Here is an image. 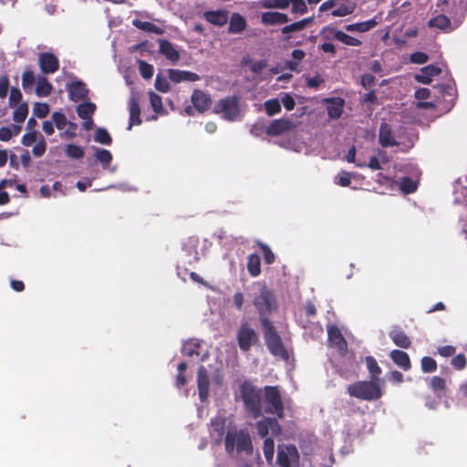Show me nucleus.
<instances>
[{
    "label": "nucleus",
    "mask_w": 467,
    "mask_h": 467,
    "mask_svg": "<svg viewBox=\"0 0 467 467\" xmlns=\"http://www.w3.org/2000/svg\"><path fill=\"white\" fill-rule=\"evenodd\" d=\"M254 285L257 288L252 299L253 306L259 315L261 325L271 322L269 317L278 307L274 291L265 282H256Z\"/></svg>",
    "instance_id": "nucleus-1"
},
{
    "label": "nucleus",
    "mask_w": 467,
    "mask_h": 467,
    "mask_svg": "<svg viewBox=\"0 0 467 467\" xmlns=\"http://www.w3.org/2000/svg\"><path fill=\"white\" fill-rule=\"evenodd\" d=\"M240 394L245 410L254 419L262 416L261 389H257L250 381H244L240 386Z\"/></svg>",
    "instance_id": "nucleus-2"
},
{
    "label": "nucleus",
    "mask_w": 467,
    "mask_h": 467,
    "mask_svg": "<svg viewBox=\"0 0 467 467\" xmlns=\"http://www.w3.org/2000/svg\"><path fill=\"white\" fill-rule=\"evenodd\" d=\"M347 391L350 397L361 400L373 401L382 397L379 384L373 380H359L348 386Z\"/></svg>",
    "instance_id": "nucleus-3"
},
{
    "label": "nucleus",
    "mask_w": 467,
    "mask_h": 467,
    "mask_svg": "<svg viewBox=\"0 0 467 467\" xmlns=\"http://www.w3.org/2000/svg\"><path fill=\"white\" fill-rule=\"evenodd\" d=\"M234 449H236L238 452L244 451L247 454L253 452L252 440L247 431H227L225 436V451L228 453H232Z\"/></svg>",
    "instance_id": "nucleus-4"
},
{
    "label": "nucleus",
    "mask_w": 467,
    "mask_h": 467,
    "mask_svg": "<svg viewBox=\"0 0 467 467\" xmlns=\"http://www.w3.org/2000/svg\"><path fill=\"white\" fill-rule=\"evenodd\" d=\"M266 347L274 356L280 357L283 359L288 358V352L284 347L281 337L276 331L272 322H265L262 325Z\"/></svg>",
    "instance_id": "nucleus-5"
},
{
    "label": "nucleus",
    "mask_w": 467,
    "mask_h": 467,
    "mask_svg": "<svg viewBox=\"0 0 467 467\" xmlns=\"http://www.w3.org/2000/svg\"><path fill=\"white\" fill-rule=\"evenodd\" d=\"M213 111L216 114H223L226 120H235L240 113L238 99L235 96L221 99L215 104Z\"/></svg>",
    "instance_id": "nucleus-6"
},
{
    "label": "nucleus",
    "mask_w": 467,
    "mask_h": 467,
    "mask_svg": "<svg viewBox=\"0 0 467 467\" xmlns=\"http://www.w3.org/2000/svg\"><path fill=\"white\" fill-rule=\"evenodd\" d=\"M264 392L265 400L268 404V408L265 411L266 413L275 414L278 418H283L284 405L278 387L265 386Z\"/></svg>",
    "instance_id": "nucleus-7"
},
{
    "label": "nucleus",
    "mask_w": 467,
    "mask_h": 467,
    "mask_svg": "<svg viewBox=\"0 0 467 467\" xmlns=\"http://www.w3.org/2000/svg\"><path fill=\"white\" fill-rule=\"evenodd\" d=\"M237 343L242 351H249L251 347L258 341L255 330L247 323L243 322L237 331Z\"/></svg>",
    "instance_id": "nucleus-8"
},
{
    "label": "nucleus",
    "mask_w": 467,
    "mask_h": 467,
    "mask_svg": "<svg viewBox=\"0 0 467 467\" xmlns=\"http://www.w3.org/2000/svg\"><path fill=\"white\" fill-rule=\"evenodd\" d=\"M296 128L292 120L285 118L274 119L267 126L265 132L270 137H276L283 135L285 132L291 131Z\"/></svg>",
    "instance_id": "nucleus-9"
},
{
    "label": "nucleus",
    "mask_w": 467,
    "mask_h": 467,
    "mask_svg": "<svg viewBox=\"0 0 467 467\" xmlns=\"http://www.w3.org/2000/svg\"><path fill=\"white\" fill-rule=\"evenodd\" d=\"M299 454L295 445H288L285 448H279L277 451L276 462L281 467H291L293 461H298Z\"/></svg>",
    "instance_id": "nucleus-10"
},
{
    "label": "nucleus",
    "mask_w": 467,
    "mask_h": 467,
    "mask_svg": "<svg viewBox=\"0 0 467 467\" xmlns=\"http://www.w3.org/2000/svg\"><path fill=\"white\" fill-rule=\"evenodd\" d=\"M39 67L44 74H53L59 68L58 58L50 52H44L39 55Z\"/></svg>",
    "instance_id": "nucleus-11"
},
{
    "label": "nucleus",
    "mask_w": 467,
    "mask_h": 467,
    "mask_svg": "<svg viewBox=\"0 0 467 467\" xmlns=\"http://www.w3.org/2000/svg\"><path fill=\"white\" fill-rule=\"evenodd\" d=\"M191 100L194 109L200 113L207 111L212 105L210 95L200 89L193 90Z\"/></svg>",
    "instance_id": "nucleus-12"
},
{
    "label": "nucleus",
    "mask_w": 467,
    "mask_h": 467,
    "mask_svg": "<svg viewBox=\"0 0 467 467\" xmlns=\"http://www.w3.org/2000/svg\"><path fill=\"white\" fill-rule=\"evenodd\" d=\"M69 99L78 102L88 98V89L86 84L80 80L73 81L67 86Z\"/></svg>",
    "instance_id": "nucleus-13"
},
{
    "label": "nucleus",
    "mask_w": 467,
    "mask_h": 467,
    "mask_svg": "<svg viewBox=\"0 0 467 467\" xmlns=\"http://www.w3.org/2000/svg\"><path fill=\"white\" fill-rule=\"evenodd\" d=\"M324 103L327 105V115L332 119H337L341 117L345 100L339 97H332L324 99Z\"/></svg>",
    "instance_id": "nucleus-14"
},
{
    "label": "nucleus",
    "mask_w": 467,
    "mask_h": 467,
    "mask_svg": "<svg viewBox=\"0 0 467 467\" xmlns=\"http://www.w3.org/2000/svg\"><path fill=\"white\" fill-rule=\"evenodd\" d=\"M197 385L199 398L202 401H205L209 396L210 379L207 370L203 366L198 368Z\"/></svg>",
    "instance_id": "nucleus-15"
},
{
    "label": "nucleus",
    "mask_w": 467,
    "mask_h": 467,
    "mask_svg": "<svg viewBox=\"0 0 467 467\" xmlns=\"http://www.w3.org/2000/svg\"><path fill=\"white\" fill-rule=\"evenodd\" d=\"M323 32L325 34L329 33L331 35L332 38L338 40L347 46L359 47L362 44V42L359 39H358L354 36H351L341 30H337L331 26H326L323 29Z\"/></svg>",
    "instance_id": "nucleus-16"
},
{
    "label": "nucleus",
    "mask_w": 467,
    "mask_h": 467,
    "mask_svg": "<svg viewBox=\"0 0 467 467\" xmlns=\"http://www.w3.org/2000/svg\"><path fill=\"white\" fill-rule=\"evenodd\" d=\"M328 341L330 345L335 347L339 351H346L348 348L347 341L342 335L340 329L333 325L327 329Z\"/></svg>",
    "instance_id": "nucleus-17"
},
{
    "label": "nucleus",
    "mask_w": 467,
    "mask_h": 467,
    "mask_svg": "<svg viewBox=\"0 0 467 467\" xmlns=\"http://www.w3.org/2000/svg\"><path fill=\"white\" fill-rule=\"evenodd\" d=\"M158 42L159 53L164 56L166 59L171 63H177L180 59V53L174 47L173 44L167 39H159Z\"/></svg>",
    "instance_id": "nucleus-18"
},
{
    "label": "nucleus",
    "mask_w": 467,
    "mask_h": 467,
    "mask_svg": "<svg viewBox=\"0 0 467 467\" xmlns=\"http://www.w3.org/2000/svg\"><path fill=\"white\" fill-rule=\"evenodd\" d=\"M313 22V17H306L300 21L294 22L290 25L285 26L281 29V33L284 35L285 41H290L292 38V33L299 32L304 30L308 25Z\"/></svg>",
    "instance_id": "nucleus-19"
},
{
    "label": "nucleus",
    "mask_w": 467,
    "mask_h": 467,
    "mask_svg": "<svg viewBox=\"0 0 467 467\" xmlns=\"http://www.w3.org/2000/svg\"><path fill=\"white\" fill-rule=\"evenodd\" d=\"M290 21V18L286 14L275 12V11H268L265 12L261 16V22L265 26H277L286 24Z\"/></svg>",
    "instance_id": "nucleus-20"
},
{
    "label": "nucleus",
    "mask_w": 467,
    "mask_h": 467,
    "mask_svg": "<svg viewBox=\"0 0 467 467\" xmlns=\"http://www.w3.org/2000/svg\"><path fill=\"white\" fill-rule=\"evenodd\" d=\"M169 79L174 83L182 81L195 82L200 80V76L194 72L171 68L168 70Z\"/></svg>",
    "instance_id": "nucleus-21"
},
{
    "label": "nucleus",
    "mask_w": 467,
    "mask_h": 467,
    "mask_svg": "<svg viewBox=\"0 0 467 467\" xmlns=\"http://www.w3.org/2000/svg\"><path fill=\"white\" fill-rule=\"evenodd\" d=\"M379 142L384 148L397 146L398 142L392 136V130L389 124L383 122L379 126Z\"/></svg>",
    "instance_id": "nucleus-22"
},
{
    "label": "nucleus",
    "mask_w": 467,
    "mask_h": 467,
    "mask_svg": "<svg viewBox=\"0 0 467 467\" xmlns=\"http://www.w3.org/2000/svg\"><path fill=\"white\" fill-rule=\"evenodd\" d=\"M129 109H130V122L128 130H130L134 125H140V107L139 104V99L132 96L129 101Z\"/></svg>",
    "instance_id": "nucleus-23"
},
{
    "label": "nucleus",
    "mask_w": 467,
    "mask_h": 467,
    "mask_svg": "<svg viewBox=\"0 0 467 467\" xmlns=\"http://www.w3.org/2000/svg\"><path fill=\"white\" fill-rule=\"evenodd\" d=\"M391 360L404 371H408L411 368L410 358L403 350L394 349L390 352Z\"/></svg>",
    "instance_id": "nucleus-24"
},
{
    "label": "nucleus",
    "mask_w": 467,
    "mask_h": 467,
    "mask_svg": "<svg viewBox=\"0 0 467 467\" xmlns=\"http://www.w3.org/2000/svg\"><path fill=\"white\" fill-rule=\"evenodd\" d=\"M441 69L433 65H428L420 69V73L415 76V79L422 84H430L432 77L438 76Z\"/></svg>",
    "instance_id": "nucleus-25"
},
{
    "label": "nucleus",
    "mask_w": 467,
    "mask_h": 467,
    "mask_svg": "<svg viewBox=\"0 0 467 467\" xmlns=\"http://www.w3.org/2000/svg\"><path fill=\"white\" fill-rule=\"evenodd\" d=\"M203 17L207 22L214 26H224L228 20V15L223 10L206 11L203 13Z\"/></svg>",
    "instance_id": "nucleus-26"
},
{
    "label": "nucleus",
    "mask_w": 467,
    "mask_h": 467,
    "mask_svg": "<svg viewBox=\"0 0 467 467\" xmlns=\"http://www.w3.org/2000/svg\"><path fill=\"white\" fill-rule=\"evenodd\" d=\"M389 337L396 346L401 348H409L410 347L411 341L410 337L403 330L400 328L391 330L389 332Z\"/></svg>",
    "instance_id": "nucleus-27"
},
{
    "label": "nucleus",
    "mask_w": 467,
    "mask_h": 467,
    "mask_svg": "<svg viewBox=\"0 0 467 467\" xmlns=\"http://www.w3.org/2000/svg\"><path fill=\"white\" fill-rule=\"evenodd\" d=\"M246 27V21L240 14L234 13L233 14L229 26H228V32L231 34H240L242 33Z\"/></svg>",
    "instance_id": "nucleus-28"
},
{
    "label": "nucleus",
    "mask_w": 467,
    "mask_h": 467,
    "mask_svg": "<svg viewBox=\"0 0 467 467\" xmlns=\"http://www.w3.org/2000/svg\"><path fill=\"white\" fill-rule=\"evenodd\" d=\"M378 22L375 18L358 22L355 24H349L346 26V30L348 32H361L365 33L374 28L377 26Z\"/></svg>",
    "instance_id": "nucleus-29"
},
{
    "label": "nucleus",
    "mask_w": 467,
    "mask_h": 467,
    "mask_svg": "<svg viewBox=\"0 0 467 467\" xmlns=\"http://www.w3.org/2000/svg\"><path fill=\"white\" fill-rule=\"evenodd\" d=\"M247 270L252 276H258L261 273V260L258 254H252L247 258Z\"/></svg>",
    "instance_id": "nucleus-30"
},
{
    "label": "nucleus",
    "mask_w": 467,
    "mask_h": 467,
    "mask_svg": "<svg viewBox=\"0 0 467 467\" xmlns=\"http://www.w3.org/2000/svg\"><path fill=\"white\" fill-rule=\"evenodd\" d=\"M430 387L438 397H441V394L444 395L447 390L445 379L439 376H434L431 379Z\"/></svg>",
    "instance_id": "nucleus-31"
},
{
    "label": "nucleus",
    "mask_w": 467,
    "mask_h": 467,
    "mask_svg": "<svg viewBox=\"0 0 467 467\" xmlns=\"http://www.w3.org/2000/svg\"><path fill=\"white\" fill-rule=\"evenodd\" d=\"M201 348V344L196 340H189L185 342L182 348V353L183 356L192 358L194 356H200L199 349Z\"/></svg>",
    "instance_id": "nucleus-32"
},
{
    "label": "nucleus",
    "mask_w": 467,
    "mask_h": 467,
    "mask_svg": "<svg viewBox=\"0 0 467 467\" xmlns=\"http://www.w3.org/2000/svg\"><path fill=\"white\" fill-rule=\"evenodd\" d=\"M366 365L367 368L370 374V379L377 381L379 379V376L381 374L382 370L379 366L377 360L372 356L366 357Z\"/></svg>",
    "instance_id": "nucleus-33"
},
{
    "label": "nucleus",
    "mask_w": 467,
    "mask_h": 467,
    "mask_svg": "<svg viewBox=\"0 0 467 467\" xmlns=\"http://www.w3.org/2000/svg\"><path fill=\"white\" fill-rule=\"evenodd\" d=\"M133 26H136L138 29H140L145 32L149 33H154L157 35L162 34L163 31L161 27L156 26L155 24L148 21H141L139 19L133 20Z\"/></svg>",
    "instance_id": "nucleus-34"
},
{
    "label": "nucleus",
    "mask_w": 467,
    "mask_h": 467,
    "mask_svg": "<svg viewBox=\"0 0 467 467\" xmlns=\"http://www.w3.org/2000/svg\"><path fill=\"white\" fill-rule=\"evenodd\" d=\"M428 26L430 27H436L441 30H446L451 27V20L445 15H439L431 18Z\"/></svg>",
    "instance_id": "nucleus-35"
},
{
    "label": "nucleus",
    "mask_w": 467,
    "mask_h": 467,
    "mask_svg": "<svg viewBox=\"0 0 467 467\" xmlns=\"http://www.w3.org/2000/svg\"><path fill=\"white\" fill-rule=\"evenodd\" d=\"M96 110V105L92 102L81 103L77 107V113L80 119H90Z\"/></svg>",
    "instance_id": "nucleus-36"
},
{
    "label": "nucleus",
    "mask_w": 467,
    "mask_h": 467,
    "mask_svg": "<svg viewBox=\"0 0 467 467\" xmlns=\"http://www.w3.org/2000/svg\"><path fill=\"white\" fill-rule=\"evenodd\" d=\"M13 112V119L16 123H23L28 114V106L26 102L16 105Z\"/></svg>",
    "instance_id": "nucleus-37"
},
{
    "label": "nucleus",
    "mask_w": 467,
    "mask_h": 467,
    "mask_svg": "<svg viewBox=\"0 0 467 467\" xmlns=\"http://www.w3.org/2000/svg\"><path fill=\"white\" fill-rule=\"evenodd\" d=\"M354 10L355 5L349 2L342 3L337 5V7L332 11L331 15L335 17H341L352 14Z\"/></svg>",
    "instance_id": "nucleus-38"
},
{
    "label": "nucleus",
    "mask_w": 467,
    "mask_h": 467,
    "mask_svg": "<svg viewBox=\"0 0 467 467\" xmlns=\"http://www.w3.org/2000/svg\"><path fill=\"white\" fill-rule=\"evenodd\" d=\"M52 88V84L46 78H42L38 79L36 94L38 97H47L50 95Z\"/></svg>",
    "instance_id": "nucleus-39"
},
{
    "label": "nucleus",
    "mask_w": 467,
    "mask_h": 467,
    "mask_svg": "<svg viewBox=\"0 0 467 467\" xmlns=\"http://www.w3.org/2000/svg\"><path fill=\"white\" fill-rule=\"evenodd\" d=\"M95 157L97 161L102 164L103 168L109 167L112 161V154L110 151L101 148L95 149Z\"/></svg>",
    "instance_id": "nucleus-40"
},
{
    "label": "nucleus",
    "mask_w": 467,
    "mask_h": 467,
    "mask_svg": "<svg viewBox=\"0 0 467 467\" xmlns=\"http://www.w3.org/2000/svg\"><path fill=\"white\" fill-rule=\"evenodd\" d=\"M400 187L403 193L410 194L417 191L418 182L412 178L405 176L401 179Z\"/></svg>",
    "instance_id": "nucleus-41"
},
{
    "label": "nucleus",
    "mask_w": 467,
    "mask_h": 467,
    "mask_svg": "<svg viewBox=\"0 0 467 467\" xmlns=\"http://www.w3.org/2000/svg\"><path fill=\"white\" fill-rule=\"evenodd\" d=\"M36 81L35 74L29 67L26 68L22 75V88L26 92L32 89V87Z\"/></svg>",
    "instance_id": "nucleus-42"
},
{
    "label": "nucleus",
    "mask_w": 467,
    "mask_h": 467,
    "mask_svg": "<svg viewBox=\"0 0 467 467\" xmlns=\"http://www.w3.org/2000/svg\"><path fill=\"white\" fill-rule=\"evenodd\" d=\"M265 113L274 116L281 112V104L277 99H268L264 103Z\"/></svg>",
    "instance_id": "nucleus-43"
},
{
    "label": "nucleus",
    "mask_w": 467,
    "mask_h": 467,
    "mask_svg": "<svg viewBox=\"0 0 467 467\" xmlns=\"http://www.w3.org/2000/svg\"><path fill=\"white\" fill-rule=\"evenodd\" d=\"M274 422H275V420L271 419V418H265V419L257 421L255 426H256L258 434L262 438L266 437L269 432V429Z\"/></svg>",
    "instance_id": "nucleus-44"
},
{
    "label": "nucleus",
    "mask_w": 467,
    "mask_h": 467,
    "mask_svg": "<svg viewBox=\"0 0 467 467\" xmlns=\"http://www.w3.org/2000/svg\"><path fill=\"white\" fill-rule=\"evenodd\" d=\"M95 141L104 144V145H110L112 142V139L109 131L104 128H99L97 129L95 135H94Z\"/></svg>",
    "instance_id": "nucleus-45"
},
{
    "label": "nucleus",
    "mask_w": 467,
    "mask_h": 467,
    "mask_svg": "<svg viewBox=\"0 0 467 467\" xmlns=\"http://www.w3.org/2000/svg\"><path fill=\"white\" fill-rule=\"evenodd\" d=\"M65 152L67 156L75 160H80L84 157L83 148L73 143L67 145Z\"/></svg>",
    "instance_id": "nucleus-46"
},
{
    "label": "nucleus",
    "mask_w": 467,
    "mask_h": 467,
    "mask_svg": "<svg viewBox=\"0 0 467 467\" xmlns=\"http://www.w3.org/2000/svg\"><path fill=\"white\" fill-rule=\"evenodd\" d=\"M421 370L424 373H432L437 370V362L431 357H423L420 360Z\"/></svg>",
    "instance_id": "nucleus-47"
},
{
    "label": "nucleus",
    "mask_w": 467,
    "mask_h": 467,
    "mask_svg": "<svg viewBox=\"0 0 467 467\" xmlns=\"http://www.w3.org/2000/svg\"><path fill=\"white\" fill-rule=\"evenodd\" d=\"M260 3L264 8L286 9L288 7L287 0H261Z\"/></svg>",
    "instance_id": "nucleus-48"
},
{
    "label": "nucleus",
    "mask_w": 467,
    "mask_h": 467,
    "mask_svg": "<svg viewBox=\"0 0 467 467\" xmlns=\"http://www.w3.org/2000/svg\"><path fill=\"white\" fill-rule=\"evenodd\" d=\"M23 95L17 87H13L10 89L8 104L10 108H15L16 105L22 103Z\"/></svg>",
    "instance_id": "nucleus-49"
},
{
    "label": "nucleus",
    "mask_w": 467,
    "mask_h": 467,
    "mask_svg": "<svg viewBox=\"0 0 467 467\" xmlns=\"http://www.w3.org/2000/svg\"><path fill=\"white\" fill-rule=\"evenodd\" d=\"M264 455L267 462H271L275 453V442L272 438H265L263 446Z\"/></svg>",
    "instance_id": "nucleus-50"
},
{
    "label": "nucleus",
    "mask_w": 467,
    "mask_h": 467,
    "mask_svg": "<svg viewBox=\"0 0 467 467\" xmlns=\"http://www.w3.org/2000/svg\"><path fill=\"white\" fill-rule=\"evenodd\" d=\"M139 70L141 77L145 79L150 78L154 73L153 66L144 60H139Z\"/></svg>",
    "instance_id": "nucleus-51"
},
{
    "label": "nucleus",
    "mask_w": 467,
    "mask_h": 467,
    "mask_svg": "<svg viewBox=\"0 0 467 467\" xmlns=\"http://www.w3.org/2000/svg\"><path fill=\"white\" fill-rule=\"evenodd\" d=\"M150 101L152 109L156 113L164 112L161 97L154 92H150Z\"/></svg>",
    "instance_id": "nucleus-52"
},
{
    "label": "nucleus",
    "mask_w": 467,
    "mask_h": 467,
    "mask_svg": "<svg viewBox=\"0 0 467 467\" xmlns=\"http://www.w3.org/2000/svg\"><path fill=\"white\" fill-rule=\"evenodd\" d=\"M52 123L57 130H64L67 124V119L62 112L56 111L52 114Z\"/></svg>",
    "instance_id": "nucleus-53"
},
{
    "label": "nucleus",
    "mask_w": 467,
    "mask_h": 467,
    "mask_svg": "<svg viewBox=\"0 0 467 467\" xmlns=\"http://www.w3.org/2000/svg\"><path fill=\"white\" fill-rule=\"evenodd\" d=\"M155 88L157 90H159L160 92H162V93H167L171 88L170 83H169L167 78H165L164 76H162L161 74H158L156 76Z\"/></svg>",
    "instance_id": "nucleus-54"
},
{
    "label": "nucleus",
    "mask_w": 467,
    "mask_h": 467,
    "mask_svg": "<svg viewBox=\"0 0 467 467\" xmlns=\"http://www.w3.org/2000/svg\"><path fill=\"white\" fill-rule=\"evenodd\" d=\"M288 5H292V13L304 15L307 12V6L304 0H287Z\"/></svg>",
    "instance_id": "nucleus-55"
},
{
    "label": "nucleus",
    "mask_w": 467,
    "mask_h": 467,
    "mask_svg": "<svg viewBox=\"0 0 467 467\" xmlns=\"http://www.w3.org/2000/svg\"><path fill=\"white\" fill-rule=\"evenodd\" d=\"M259 247L263 254V257H264L265 264L272 265L275 260V255L272 252L271 248L267 244H263V243L259 244Z\"/></svg>",
    "instance_id": "nucleus-56"
},
{
    "label": "nucleus",
    "mask_w": 467,
    "mask_h": 467,
    "mask_svg": "<svg viewBox=\"0 0 467 467\" xmlns=\"http://www.w3.org/2000/svg\"><path fill=\"white\" fill-rule=\"evenodd\" d=\"M34 115L39 119L46 118L49 113V107L47 103L36 102L34 105Z\"/></svg>",
    "instance_id": "nucleus-57"
},
{
    "label": "nucleus",
    "mask_w": 467,
    "mask_h": 467,
    "mask_svg": "<svg viewBox=\"0 0 467 467\" xmlns=\"http://www.w3.org/2000/svg\"><path fill=\"white\" fill-rule=\"evenodd\" d=\"M336 183L342 187L349 186L351 183V173L346 171H340L336 177Z\"/></svg>",
    "instance_id": "nucleus-58"
},
{
    "label": "nucleus",
    "mask_w": 467,
    "mask_h": 467,
    "mask_svg": "<svg viewBox=\"0 0 467 467\" xmlns=\"http://www.w3.org/2000/svg\"><path fill=\"white\" fill-rule=\"evenodd\" d=\"M429 56L421 51L414 52L410 57V61L413 64L422 65L429 61Z\"/></svg>",
    "instance_id": "nucleus-59"
},
{
    "label": "nucleus",
    "mask_w": 467,
    "mask_h": 467,
    "mask_svg": "<svg viewBox=\"0 0 467 467\" xmlns=\"http://www.w3.org/2000/svg\"><path fill=\"white\" fill-rule=\"evenodd\" d=\"M467 360L463 354H458L451 359V365L457 370H462L466 367Z\"/></svg>",
    "instance_id": "nucleus-60"
},
{
    "label": "nucleus",
    "mask_w": 467,
    "mask_h": 467,
    "mask_svg": "<svg viewBox=\"0 0 467 467\" xmlns=\"http://www.w3.org/2000/svg\"><path fill=\"white\" fill-rule=\"evenodd\" d=\"M9 86V77L7 75L0 77V99H5L6 97Z\"/></svg>",
    "instance_id": "nucleus-61"
},
{
    "label": "nucleus",
    "mask_w": 467,
    "mask_h": 467,
    "mask_svg": "<svg viewBox=\"0 0 467 467\" xmlns=\"http://www.w3.org/2000/svg\"><path fill=\"white\" fill-rule=\"evenodd\" d=\"M47 149V144L45 140L42 138L40 141H38L32 150L34 156L41 157L45 154Z\"/></svg>",
    "instance_id": "nucleus-62"
},
{
    "label": "nucleus",
    "mask_w": 467,
    "mask_h": 467,
    "mask_svg": "<svg viewBox=\"0 0 467 467\" xmlns=\"http://www.w3.org/2000/svg\"><path fill=\"white\" fill-rule=\"evenodd\" d=\"M281 102L286 110H292L296 106L294 98L288 93L284 94L281 98Z\"/></svg>",
    "instance_id": "nucleus-63"
},
{
    "label": "nucleus",
    "mask_w": 467,
    "mask_h": 467,
    "mask_svg": "<svg viewBox=\"0 0 467 467\" xmlns=\"http://www.w3.org/2000/svg\"><path fill=\"white\" fill-rule=\"evenodd\" d=\"M376 82V78L371 74H365L361 77V85L364 88H371Z\"/></svg>",
    "instance_id": "nucleus-64"
}]
</instances>
